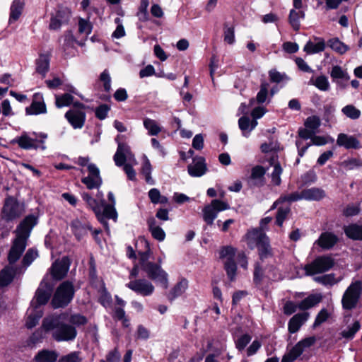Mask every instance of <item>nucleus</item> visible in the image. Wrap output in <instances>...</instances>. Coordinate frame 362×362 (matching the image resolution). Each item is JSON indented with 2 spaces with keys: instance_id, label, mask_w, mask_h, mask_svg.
Returning <instances> with one entry per match:
<instances>
[{
  "instance_id": "nucleus-1",
  "label": "nucleus",
  "mask_w": 362,
  "mask_h": 362,
  "mask_svg": "<svg viewBox=\"0 0 362 362\" xmlns=\"http://www.w3.org/2000/svg\"><path fill=\"white\" fill-rule=\"evenodd\" d=\"M37 223V217L34 215H28L17 226L15 230L16 238L12 242L8 254L9 265L6 266L0 272V287L7 286L13 281L17 268L12 267L11 264H15L23 255L30 233Z\"/></svg>"
},
{
  "instance_id": "nucleus-2",
  "label": "nucleus",
  "mask_w": 362,
  "mask_h": 362,
  "mask_svg": "<svg viewBox=\"0 0 362 362\" xmlns=\"http://www.w3.org/2000/svg\"><path fill=\"white\" fill-rule=\"evenodd\" d=\"M65 314L45 317L42 327L46 332L52 331V338L58 341H70L76 339L77 330L75 327L62 321Z\"/></svg>"
},
{
  "instance_id": "nucleus-3",
  "label": "nucleus",
  "mask_w": 362,
  "mask_h": 362,
  "mask_svg": "<svg viewBox=\"0 0 362 362\" xmlns=\"http://www.w3.org/2000/svg\"><path fill=\"white\" fill-rule=\"evenodd\" d=\"M247 244L250 249L257 248L259 257L262 261L272 257V250L269 238L259 229L249 230L245 235Z\"/></svg>"
},
{
  "instance_id": "nucleus-4",
  "label": "nucleus",
  "mask_w": 362,
  "mask_h": 362,
  "mask_svg": "<svg viewBox=\"0 0 362 362\" xmlns=\"http://www.w3.org/2000/svg\"><path fill=\"white\" fill-rule=\"evenodd\" d=\"M150 252L149 248L146 252H139L141 268L149 279L158 281L164 288H167L168 275L160 264L148 261Z\"/></svg>"
},
{
  "instance_id": "nucleus-5",
  "label": "nucleus",
  "mask_w": 362,
  "mask_h": 362,
  "mask_svg": "<svg viewBox=\"0 0 362 362\" xmlns=\"http://www.w3.org/2000/svg\"><path fill=\"white\" fill-rule=\"evenodd\" d=\"M281 279V274L279 269L272 264L262 267L259 262H255L253 272V282L260 286L263 283L276 281Z\"/></svg>"
},
{
  "instance_id": "nucleus-6",
  "label": "nucleus",
  "mask_w": 362,
  "mask_h": 362,
  "mask_svg": "<svg viewBox=\"0 0 362 362\" xmlns=\"http://www.w3.org/2000/svg\"><path fill=\"white\" fill-rule=\"evenodd\" d=\"M25 213V204L18 202L13 197L8 196L5 198L4 203L1 211L2 220L10 222L19 218Z\"/></svg>"
},
{
  "instance_id": "nucleus-7",
  "label": "nucleus",
  "mask_w": 362,
  "mask_h": 362,
  "mask_svg": "<svg viewBox=\"0 0 362 362\" xmlns=\"http://www.w3.org/2000/svg\"><path fill=\"white\" fill-rule=\"evenodd\" d=\"M33 135L35 136L32 137L24 132L20 136L16 137L13 140V142L16 143L20 148L25 150H37L38 148L45 150L47 147L45 143L47 138V134L43 132H33Z\"/></svg>"
},
{
  "instance_id": "nucleus-8",
  "label": "nucleus",
  "mask_w": 362,
  "mask_h": 362,
  "mask_svg": "<svg viewBox=\"0 0 362 362\" xmlns=\"http://www.w3.org/2000/svg\"><path fill=\"white\" fill-rule=\"evenodd\" d=\"M361 294L362 282L358 280L351 282L342 296V308L345 310L355 309L359 303Z\"/></svg>"
},
{
  "instance_id": "nucleus-9",
  "label": "nucleus",
  "mask_w": 362,
  "mask_h": 362,
  "mask_svg": "<svg viewBox=\"0 0 362 362\" xmlns=\"http://www.w3.org/2000/svg\"><path fill=\"white\" fill-rule=\"evenodd\" d=\"M74 287L71 281L62 282L57 288L52 300L54 308L66 307L73 299Z\"/></svg>"
},
{
  "instance_id": "nucleus-10",
  "label": "nucleus",
  "mask_w": 362,
  "mask_h": 362,
  "mask_svg": "<svg viewBox=\"0 0 362 362\" xmlns=\"http://www.w3.org/2000/svg\"><path fill=\"white\" fill-rule=\"evenodd\" d=\"M124 135H117L115 141L117 144V151L113 156V160L117 167H122L126 162L137 163L134 153L131 151L130 146L122 142Z\"/></svg>"
},
{
  "instance_id": "nucleus-11",
  "label": "nucleus",
  "mask_w": 362,
  "mask_h": 362,
  "mask_svg": "<svg viewBox=\"0 0 362 362\" xmlns=\"http://www.w3.org/2000/svg\"><path fill=\"white\" fill-rule=\"evenodd\" d=\"M334 265V260L332 257L323 255L317 257L311 263L305 264L304 270L307 276H313L327 272Z\"/></svg>"
},
{
  "instance_id": "nucleus-12",
  "label": "nucleus",
  "mask_w": 362,
  "mask_h": 362,
  "mask_svg": "<svg viewBox=\"0 0 362 362\" xmlns=\"http://www.w3.org/2000/svg\"><path fill=\"white\" fill-rule=\"evenodd\" d=\"M316 342L315 337H309L298 341L287 354H286L281 362H293L297 359L303 352L314 345Z\"/></svg>"
},
{
  "instance_id": "nucleus-13",
  "label": "nucleus",
  "mask_w": 362,
  "mask_h": 362,
  "mask_svg": "<svg viewBox=\"0 0 362 362\" xmlns=\"http://www.w3.org/2000/svg\"><path fill=\"white\" fill-rule=\"evenodd\" d=\"M228 209H229V205L226 202L214 199L210 204L205 206L203 209V218L208 225L211 226L218 213Z\"/></svg>"
},
{
  "instance_id": "nucleus-14",
  "label": "nucleus",
  "mask_w": 362,
  "mask_h": 362,
  "mask_svg": "<svg viewBox=\"0 0 362 362\" xmlns=\"http://www.w3.org/2000/svg\"><path fill=\"white\" fill-rule=\"evenodd\" d=\"M126 286L134 293L144 297L151 296L155 290L152 283L146 279H132L126 284Z\"/></svg>"
},
{
  "instance_id": "nucleus-15",
  "label": "nucleus",
  "mask_w": 362,
  "mask_h": 362,
  "mask_svg": "<svg viewBox=\"0 0 362 362\" xmlns=\"http://www.w3.org/2000/svg\"><path fill=\"white\" fill-rule=\"evenodd\" d=\"M88 175L81 179V182L86 185L87 189H99L103 183L100 174V170L94 163L88 165Z\"/></svg>"
},
{
  "instance_id": "nucleus-16",
  "label": "nucleus",
  "mask_w": 362,
  "mask_h": 362,
  "mask_svg": "<svg viewBox=\"0 0 362 362\" xmlns=\"http://www.w3.org/2000/svg\"><path fill=\"white\" fill-rule=\"evenodd\" d=\"M71 263V260L67 256H64L61 259H57L50 268L52 278L55 280L64 279L69 270Z\"/></svg>"
},
{
  "instance_id": "nucleus-17",
  "label": "nucleus",
  "mask_w": 362,
  "mask_h": 362,
  "mask_svg": "<svg viewBox=\"0 0 362 362\" xmlns=\"http://www.w3.org/2000/svg\"><path fill=\"white\" fill-rule=\"evenodd\" d=\"M47 112L46 105L42 93H36L33 96L31 105L25 108L28 115H37Z\"/></svg>"
},
{
  "instance_id": "nucleus-18",
  "label": "nucleus",
  "mask_w": 362,
  "mask_h": 362,
  "mask_svg": "<svg viewBox=\"0 0 362 362\" xmlns=\"http://www.w3.org/2000/svg\"><path fill=\"white\" fill-rule=\"evenodd\" d=\"M266 169L262 165H255L251 170V175L247 182L250 187H260L265 184Z\"/></svg>"
},
{
  "instance_id": "nucleus-19",
  "label": "nucleus",
  "mask_w": 362,
  "mask_h": 362,
  "mask_svg": "<svg viewBox=\"0 0 362 362\" xmlns=\"http://www.w3.org/2000/svg\"><path fill=\"white\" fill-rule=\"evenodd\" d=\"M105 218L112 219L115 221L117 218V212L113 204H107L105 203V199L101 200V218H98V221L104 225L107 231L109 232V226Z\"/></svg>"
},
{
  "instance_id": "nucleus-20",
  "label": "nucleus",
  "mask_w": 362,
  "mask_h": 362,
  "mask_svg": "<svg viewBox=\"0 0 362 362\" xmlns=\"http://www.w3.org/2000/svg\"><path fill=\"white\" fill-rule=\"evenodd\" d=\"M207 170L205 159L202 156L196 157L187 167V171L192 177H201L206 173Z\"/></svg>"
},
{
  "instance_id": "nucleus-21",
  "label": "nucleus",
  "mask_w": 362,
  "mask_h": 362,
  "mask_svg": "<svg viewBox=\"0 0 362 362\" xmlns=\"http://www.w3.org/2000/svg\"><path fill=\"white\" fill-rule=\"evenodd\" d=\"M65 117L74 129H80L85 123L86 113L79 110H69Z\"/></svg>"
},
{
  "instance_id": "nucleus-22",
  "label": "nucleus",
  "mask_w": 362,
  "mask_h": 362,
  "mask_svg": "<svg viewBox=\"0 0 362 362\" xmlns=\"http://www.w3.org/2000/svg\"><path fill=\"white\" fill-rule=\"evenodd\" d=\"M310 313L308 312L299 313L294 315L288 321V330L290 333L297 332L302 325L308 320Z\"/></svg>"
},
{
  "instance_id": "nucleus-23",
  "label": "nucleus",
  "mask_w": 362,
  "mask_h": 362,
  "mask_svg": "<svg viewBox=\"0 0 362 362\" xmlns=\"http://www.w3.org/2000/svg\"><path fill=\"white\" fill-rule=\"evenodd\" d=\"M339 241L338 237L331 232L322 233L315 244L319 245L323 250L332 248Z\"/></svg>"
},
{
  "instance_id": "nucleus-24",
  "label": "nucleus",
  "mask_w": 362,
  "mask_h": 362,
  "mask_svg": "<svg viewBox=\"0 0 362 362\" xmlns=\"http://www.w3.org/2000/svg\"><path fill=\"white\" fill-rule=\"evenodd\" d=\"M50 288L47 282L43 279L35 293L36 303L37 305H45L50 298Z\"/></svg>"
},
{
  "instance_id": "nucleus-25",
  "label": "nucleus",
  "mask_w": 362,
  "mask_h": 362,
  "mask_svg": "<svg viewBox=\"0 0 362 362\" xmlns=\"http://www.w3.org/2000/svg\"><path fill=\"white\" fill-rule=\"evenodd\" d=\"M337 144L346 149H357L360 147V141L356 137L344 133H341L338 135Z\"/></svg>"
},
{
  "instance_id": "nucleus-26",
  "label": "nucleus",
  "mask_w": 362,
  "mask_h": 362,
  "mask_svg": "<svg viewBox=\"0 0 362 362\" xmlns=\"http://www.w3.org/2000/svg\"><path fill=\"white\" fill-rule=\"evenodd\" d=\"M303 199L308 201H320L326 197L324 189L319 187H311L302 190Z\"/></svg>"
},
{
  "instance_id": "nucleus-27",
  "label": "nucleus",
  "mask_w": 362,
  "mask_h": 362,
  "mask_svg": "<svg viewBox=\"0 0 362 362\" xmlns=\"http://www.w3.org/2000/svg\"><path fill=\"white\" fill-rule=\"evenodd\" d=\"M322 299L321 294H310L298 303V309L305 311L317 305Z\"/></svg>"
},
{
  "instance_id": "nucleus-28",
  "label": "nucleus",
  "mask_w": 362,
  "mask_h": 362,
  "mask_svg": "<svg viewBox=\"0 0 362 362\" xmlns=\"http://www.w3.org/2000/svg\"><path fill=\"white\" fill-rule=\"evenodd\" d=\"M361 327L360 322L358 320H354L352 323L346 325V327L342 329L340 335L346 340H351L360 330Z\"/></svg>"
},
{
  "instance_id": "nucleus-29",
  "label": "nucleus",
  "mask_w": 362,
  "mask_h": 362,
  "mask_svg": "<svg viewBox=\"0 0 362 362\" xmlns=\"http://www.w3.org/2000/svg\"><path fill=\"white\" fill-rule=\"evenodd\" d=\"M147 224L148 230L154 239L160 242L164 240L165 233L160 226L156 225V221L153 217H151L147 220Z\"/></svg>"
},
{
  "instance_id": "nucleus-30",
  "label": "nucleus",
  "mask_w": 362,
  "mask_h": 362,
  "mask_svg": "<svg viewBox=\"0 0 362 362\" xmlns=\"http://www.w3.org/2000/svg\"><path fill=\"white\" fill-rule=\"evenodd\" d=\"M305 13L303 11L291 9L288 15V23L295 31H298L300 27V19L305 18Z\"/></svg>"
},
{
  "instance_id": "nucleus-31",
  "label": "nucleus",
  "mask_w": 362,
  "mask_h": 362,
  "mask_svg": "<svg viewBox=\"0 0 362 362\" xmlns=\"http://www.w3.org/2000/svg\"><path fill=\"white\" fill-rule=\"evenodd\" d=\"M49 56L48 54H42L36 59V71L45 78L46 74L49 69Z\"/></svg>"
},
{
  "instance_id": "nucleus-32",
  "label": "nucleus",
  "mask_w": 362,
  "mask_h": 362,
  "mask_svg": "<svg viewBox=\"0 0 362 362\" xmlns=\"http://www.w3.org/2000/svg\"><path fill=\"white\" fill-rule=\"evenodd\" d=\"M82 198L88 206L94 211L97 218H101V200L98 202L86 192L82 194Z\"/></svg>"
},
{
  "instance_id": "nucleus-33",
  "label": "nucleus",
  "mask_w": 362,
  "mask_h": 362,
  "mask_svg": "<svg viewBox=\"0 0 362 362\" xmlns=\"http://www.w3.org/2000/svg\"><path fill=\"white\" fill-rule=\"evenodd\" d=\"M58 358V354L55 351L43 349L40 351L35 356L36 362H55Z\"/></svg>"
},
{
  "instance_id": "nucleus-34",
  "label": "nucleus",
  "mask_w": 362,
  "mask_h": 362,
  "mask_svg": "<svg viewBox=\"0 0 362 362\" xmlns=\"http://www.w3.org/2000/svg\"><path fill=\"white\" fill-rule=\"evenodd\" d=\"M71 228L78 240H81L86 235L88 230H91V228L88 225L82 223L78 220H74L71 222Z\"/></svg>"
},
{
  "instance_id": "nucleus-35",
  "label": "nucleus",
  "mask_w": 362,
  "mask_h": 362,
  "mask_svg": "<svg viewBox=\"0 0 362 362\" xmlns=\"http://www.w3.org/2000/svg\"><path fill=\"white\" fill-rule=\"evenodd\" d=\"M25 4L21 0H13L10 8L9 23L16 21L22 14Z\"/></svg>"
},
{
  "instance_id": "nucleus-36",
  "label": "nucleus",
  "mask_w": 362,
  "mask_h": 362,
  "mask_svg": "<svg viewBox=\"0 0 362 362\" xmlns=\"http://www.w3.org/2000/svg\"><path fill=\"white\" fill-rule=\"evenodd\" d=\"M317 42L314 43L312 41H308L305 45L303 50L309 54L319 53L325 49V42L323 39L316 38Z\"/></svg>"
},
{
  "instance_id": "nucleus-37",
  "label": "nucleus",
  "mask_w": 362,
  "mask_h": 362,
  "mask_svg": "<svg viewBox=\"0 0 362 362\" xmlns=\"http://www.w3.org/2000/svg\"><path fill=\"white\" fill-rule=\"evenodd\" d=\"M188 287V281L185 279H181L177 283L175 286L170 291L168 298L170 300H173L176 298L180 296L185 293Z\"/></svg>"
},
{
  "instance_id": "nucleus-38",
  "label": "nucleus",
  "mask_w": 362,
  "mask_h": 362,
  "mask_svg": "<svg viewBox=\"0 0 362 362\" xmlns=\"http://www.w3.org/2000/svg\"><path fill=\"white\" fill-rule=\"evenodd\" d=\"M346 235L352 240H362V226L351 224L344 228Z\"/></svg>"
},
{
  "instance_id": "nucleus-39",
  "label": "nucleus",
  "mask_w": 362,
  "mask_h": 362,
  "mask_svg": "<svg viewBox=\"0 0 362 362\" xmlns=\"http://www.w3.org/2000/svg\"><path fill=\"white\" fill-rule=\"evenodd\" d=\"M144 126L148 130L150 136H156L161 132V127L156 121L150 118L144 119Z\"/></svg>"
},
{
  "instance_id": "nucleus-40",
  "label": "nucleus",
  "mask_w": 362,
  "mask_h": 362,
  "mask_svg": "<svg viewBox=\"0 0 362 362\" xmlns=\"http://www.w3.org/2000/svg\"><path fill=\"white\" fill-rule=\"evenodd\" d=\"M152 167L148 158L144 156V160L141 168V173L144 175L146 182L148 184L153 185L154 180L151 177Z\"/></svg>"
},
{
  "instance_id": "nucleus-41",
  "label": "nucleus",
  "mask_w": 362,
  "mask_h": 362,
  "mask_svg": "<svg viewBox=\"0 0 362 362\" xmlns=\"http://www.w3.org/2000/svg\"><path fill=\"white\" fill-rule=\"evenodd\" d=\"M38 257V252L35 248H29L22 259V264L26 269Z\"/></svg>"
},
{
  "instance_id": "nucleus-42",
  "label": "nucleus",
  "mask_w": 362,
  "mask_h": 362,
  "mask_svg": "<svg viewBox=\"0 0 362 362\" xmlns=\"http://www.w3.org/2000/svg\"><path fill=\"white\" fill-rule=\"evenodd\" d=\"M328 45L332 49L340 54H344L349 49V47L337 38L329 40Z\"/></svg>"
},
{
  "instance_id": "nucleus-43",
  "label": "nucleus",
  "mask_w": 362,
  "mask_h": 362,
  "mask_svg": "<svg viewBox=\"0 0 362 362\" xmlns=\"http://www.w3.org/2000/svg\"><path fill=\"white\" fill-rule=\"evenodd\" d=\"M310 83L313 84L319 90L322 91H327L329 89V83L325 76H317L315 80L311 78Z\"/></svg>"
},
{
  "instance_id": "nucleus-44",
  "label": "nucleus",
  "mask_w": 362,
  "mask_h": 362,
  "mask_svg": "<svg viewBox=\"0 0 362 362\" xmlns=\"http://www.w3.org/2000/svg\"><path fill=\"white\" fill-rule=\"evenodd\" d=\"M224 269L230 281H233L235 279L237 272V265L235 260H226L224 262Z\"/></svg>"
},
{
  "instance_id": "nucleus-45",
  "label": "nucleus",
  "mask_w": 362,
  "mask_h": 362,
  "mask_svg": "<svg viewBox=\"0 0 362 362\" xmlns=\"http://www.w3.org/2000/svg\"><path fill=\"white\" fill-rule=\"evenodd\" d=\"M342 113L351 119H357L361 116V111L353 105H347L341 109Z\"/></svg>"
},
{
  "instance_id": "nucleus-46",
  "label": "nucleus",
  "mask_w": 362,
  "mask_h": 362,
  "mask_svg": "<svg viewBox=\"0 0 362 362\" xmlns=\"http://www.w3.org/2000/svg\"><path fill=\"white\" fill-rule=\"evenodd\" d=\"M283 169L279 163H276L274 165V170L271 174L272 182L275 186H279L281 183V175L282 174Z\"/></svg>"
},
{
  "instance_id": "nucleus-47",
  "label": "nucleus",
  "mask_w": 362,
  "mask_h": 362,
  "mask_svg": "<svg viewBox=\"0 0 362 362\" xmlns=\"http://www.w3.org/2000/svg\"><path fill=\"white\" fill-rule=\"evenodd\" d=\"M291 212L290 207H279L276 215V224L279 227L283 226L284 221L286 219Z\"/></svg>"
},
{
  "instance_id": "nucleus-48",
  "label": "nucleus",
  "mask_w": 362,
  "mask_h": 362,
  "mask_svg": "<svg viewBox=\"0 0 362 362\" xmlns=\"http://www.w3.org/2000/svg\"><path fill=\"white\" fill-rule=\"evenodd\" d=\"M74 97L69 93H64L56 96L55 104L58 108L70 105L73 102Z\"/></svg>"
},
{
  "instance_id": "nucleus-49",
  "label": "nucleus",
  "mask_w": 362,
  "mask_h": 362,
  "mask_svg": "<svg viewBox=\"0 0 362 362\" xmlns=\"http://www.w3.org/2000/svg\"><path fill=\"white\" fill-rule=\"evenodd\" d=\"M71 16V9L64 6H59L55 15V16L64 23H67L69 22Z\"/></svg>"
},
{
  "instance_id": "nucleus-50",
  "label": "nucleus",
  "mask_w": 362,
  "mask_h": 362,
  "mask_svg": "<svg viewBox=\"0 0 362 362\" xmlns=\"http://www.w3.org/2000/svg\"><path fill=\"white\" fill-rule=\"evenodd\" d=\"M42 316V312L41 310L36 311L35 313H30L25 322L26 327L28 329H32L33 327H35Z\"/></svg>"
},
{
  "instance_id": "nucleus-51",
  "label": "nucleus",
  "mask_w": 362,
  "mask_h": 362,
  "mask_svg": "<svg viewBox=\"0 0 362 362\" xmlns=\"http://www.w3.org/2000/svg\"><path fill=\"white\" fill-rule=\"evenodd\" d=\"M238 126L243 132V135L248 137L250 135V119L247 116H243L238 119Z\"/></svg>"
},
{
  "instance_id": "nucleus-52",
  "label": "nucleus",
  "mask_w": 362,
  "mask_h": 362,
  "mask_svg": "<svg viewBox=\"0 0 362 362\" xmlns=\"http://www.w3.org/2000/svg\"><path fill=\"white\" fill-rule=\"evenodd\" d=\"M93 29L92 24L88 20L80 18L78 20V32L81 34H85L86 36L89 35Z\"/></svg>"
},
{
  "instance_id": "nucleus-53",
  "label": "nucleus",
  "mask_w": 362,
  "mask_h": 362,
  "mask_svg": "<svg viewBox=\"0 0 362 362\" xmlns=\"http://www.w3.org/2000/svg\"><path fill=\"white\" fill-rule=\"evenodd\" d=\"M269 83L267 82H262L260 85L259 91L257 94L256 100L258 103L262 104L267 100L268 95Z\"/></svg>"
},
{
  "instance_id": "nucleus-54",
  "label": "nucleus",
  "mask_w": 362,
  "mask_h": 362,
  "mask_svg": "<svg viewBox=\"0 0 362 362\" xmlns=\"http://www.w3.org/2000/svg\"><path fill=\"white\" fill-rule=\"evenodd\" d=\"M235 255V249L232 246L223 247L220 250V258L226 260H233Z\"/></svg>"
},
{
  "instance_id": "nucleus-55",
  "label": "nucleus",
  "mask_w": 362,
  "mask_h": 362,
  "mask_svg": "<svg viewBox=\"0 0 362 362\" xmlns=\"http://www.w3.org/2000/svg\"><path fill=\"white\" fill-rule=\"evenodd\" d=\"M330 76L334 79L348 80L349 78L348 74L344 71L339 66H334L332 67Z\"/></svg>"
},
{
  "instance_id": "nucleus-56",
  "label": "nucleus",
  "mask_w": 362,
  "mask_h": 362,
  "mask_svg": "<svg viewBox=\"0 0 362 362\" xmlns=\"http://www.w3.org/2000/svg\"><path fill=\"white\" fill-rule=\"evenodd\" d=\"M314 281L325 286H332L337 283L335 281L334 274H326L321 276H316L314 278Z\"/></svg>"
},
{
  "instance_id": "nucleus-57",
  "label": "nucleus",
  "mask_w": 362,
  "mask_h": 362,
  "mask_svg": "<svg viewBox=\"0 0 362 362\" xmlns=\"http://www.w3.org/2000/svg\"><path fill=\"white\" fill-rule=\"evenodd\" d=\"M69 321L72 326H81L84 325L88 322L87 318L80 314H73L71 315Z\"/></svg>"
},
{
  "instance_id": "nucleus-58",
  "label": "nucleus",
  "mask_w": 362,
  "mask_h": 362,
  "mask_svg": "<svg viewBox=\"0 0 362 362\" xmlns=\"http://www.w3.org/2000/svg\"><path fill=\"white\" fill-rule=\"evenodd\" d=\"M329 313L327 309L323 308V309L320 310V311L317 313V315L315 317V320L313 327L314 328L319 327L321 324H322L323 322L327 321V320L329 318Z\"/></svg>"
},
{
  "instance_id": "nucleus-59",
  "label": "nucleus",
  "mask_w": 362,
  "mask_h": 362,
  "mask_svg": "<svg viewBox=\"0 0 362 362\" xmlns=\"http://www.w3.org/2000/svg\"><path fill=\"white\" fill-rule=\"evenodd\" d=\"M100 81L103 83L104 90L110 92L111 90V77L109 71L105 69L100 75Z\"/></svg>"
},
{
  "instance_id": "nucleus-60",
  "label": "nucleus",
  "mask_w": 362,
  "mask_h": 362,
  "mask_svg": "<svg viewBox=\"0 0 362 362\" xmlns=\"http://www.w3.org/2000/svg\"><path fill=\"white\" fill-rule=\"evenodd\" d=\"M304 124L307 129H309L315 132V130L317 129L320 127V120L319 117L317 116L308 117L306 119Z\"/></svg>"
},
{
  "instance_id": "nucleus-61",
  "label": "nucleus",
  "mask_w": 362,
  "mask_h": 362,
  "mask_svg": "<svg viewBox=\"0 0 362 362\" xmlns=\"http://www.w3.org/2000/svg\"><path fill=\"white\" fill-rule=\"evenodd\" d=\"M110 110V107L108 105L102 104L96 107L95 111V117L100 120L105 119L107 117Z\"/></svg>"
},
{
  "instance_id": "nucleus-62",
  "label": "nucleus",
  "mask_w": 362,
  "mask_h": 362,
  "mask_svg": "<svg viewBox=\"0 0 362 362\" xmlns=\"http://www.w3.org/2000/svg\"><path fill=\"white\" fill-rule=\"evenodd\" d=\"M317 179V175L313 170H308L301 176V180L304 185L315 183Z\"/></svg>"
},
{
  "instance_id": "nucleus-63",
  "label": "nucleus",
  "mask_w": 362,
  "mask_h": 362,
  "mask_svg": "<svg viewBox=\"0 0 362 362\" xmlns=\"http://www.w3.org/2000/svg\"><path fill=\"white\" fill-rule=\"evenodd\" d=\"M251 341V337L247 334L240 336L235 341V346L239 351H243Z\"/></svg>"
},
{
  "instance_id": "nucleus-64",
  "label": "nucleus",
  "mask_w": 362,
  "mask_h": 362,
  "mask_svg": "<svg viewBox=\"0 0 362 362\" xmlns=\"http://www.w3.org/2000/svg\"><path fill=\"white\" fill-rule=\"evenodd\" d=\"M81 358L79 356V352L73 351L67 355L62 356L59 362H81Z\"/></svg>"
}]
</instances>
